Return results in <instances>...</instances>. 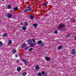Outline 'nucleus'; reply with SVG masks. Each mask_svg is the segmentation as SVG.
Masks as SVG:
<instances>
[{
    "mask_svg": "<svg viewBox=\"0 0 76 76\" xmlns=\"http://www.w3.org/2000/svg\"><path fill=\"white\" fill-rule=\"evenodd\" d=\"M37 44L40 45V46L41 47H43L44 45H45V43L43 42L42 40H39L38 41V42L37 43Z\"/></svg>",
    "mask_w": 76,
    "mask_h": 76,
    "instance_id": "nucleus-1",
    "label": "nucleus"
},
{
    "mask_svg": "<svg viewBox=\"0 0 76 76\" xmlns=\"http://www.w3.org/2000/svg\"><path fill=\"white\" fill-rule=\"evenodd\" d=\"M64 26V25L62 23L60 24L59 25V27H58V29H61V28H63Z\"/></svg>",
    "mask_w": 76,
    "mask_h": 76,
    "instance_id": "nucleus-2",
    "label": "nucleus"
},
{
    "mask_svg": "<svg viewBox=\"0 0 76 76\" xmlns=\"http://www.w3.org/2000/svg\"><path fill=\"white\" fill-rule=\"evenodd\" d=\"M7 16L8 18H11L12 17V14L11 13H9L7 14Z\"/></svg>",
    "mask_w": 76,
    "mask_h": 76,
    "instance_id": "nucleus-3",
    "label": "nucleus"
},
{
    "mask_svg": "<svg viewBox=\"0 0 76 76\" xmlns=\"http://www.w3.org/2000/svg\"><path fill=\"white\" fill-rule=\"evenodd\" d=\"M42 74L44 76H47V74L45 73L44 71H43L42 72Z\"/></svg>",
    "mask_w": 76,
    "mask_h": 76,
    "instance_id": "nucleus-4",
    "label": "nucleus"
},
{
    "mask_svg": "<svg viewBox=\"0 0 76 76\" xmlns=\"http://www.w3.org/2000/svg\"><path fill=\"white\" fill-rule=\"evenodd\" d=\"M29 18L30 19H34V18H35V16L32 15H31L30 16Z\"/></svg>",
    "mask_w": 76,
    "mask_h": 76,
    "instance_id": "nucleus-5",
    "label": "nucleus"
},
{
    "mask_svg": "<svg viewBox=\"0 0 76 76\" xmlns=\"http://www.w3.org/2000/svg\"><path fill=\"white\" fill-rule=\"evenodd\" d=\"M22 61H23L24 64H25V65L27 64V62L24 59H23L22 60Z\"/></svg>",
    "mask_w": 76,
    "mask_h": 76,
    "instance_id": "nucleus-6",
    "label": "nucleus"
},
{
    "mask_svg": "<svg viewBox=\"0 0 76 76\" xmlns=\"http://www.w3.org/2000/svg\"><path fill=\"white\" fill-rule=\"evenodd\" d=\"M35 43H31L30 45V46L31 47H34V45H35Z\"/></svg>",
    "mask_w": 76,
    "mask_h": 76,
    "instance_id": "nucleus-7",
    "label": "nucleus"
},
{
    "mask_svg": "<svg viewBox=\"0 0 76 76\" xmlns=\"http://www.w3.org/2000/svg\"><path fill=\"white\" fill-rule=\"evenodd\" d=\"M45 60H46V61H50V58L48 57H46L45 58Z\"/></svg>",
    "mask_w": 76,
    "mask_h": 76,
    "instance_id": "nucleus-8",
    "label": "nucleus"
},
{
    "mask_svg": "<svg viewBox=\"0 0 76 76\" xmlns=\"http://www.w3.org/2000/svg\"><path fill=\"white\" fill-rule=\"evenodd\" d=\"M28 42L29 44H31L32 42V41L31 40H28Z\"/></svg>",
    "mask_w": 76,
    "mask_h": 76,
    "instance_id": "nucleus-9",
    "label": "nucleus"
},
{
    "mask_svg": "<svg viewBox=\"0 0 76 76\" xmlns=\"http://www.w3.org/2000/svg\"><path fill=\"white\" fill-rule=\"evenodd\" d=\"M25 45H26V43H23L21 46V48H23L25 46Z\"/></svg>",
    "mask_w": 76,
    "mask_h": 76,
    "instance_id": "nucleus-10",
    "label": "nucleus"
},
{
    "mask_svg": "<svg viewBox=\"0 0 76 76\" xmlns=\"http://www.w3.org/2000/svg\"><path fill=\"white\" fill-rule=\"evenodd\" d=\"M72 54H75V53H76V51H75V50H72Z\"/></svg>",
    "mask_w": 76,
    "mask_h": 76,
    "instance_id": "nucleus-11",
    "label": "nucleus"
},
{
    "mask_svg": "<svg viewBox=\"0 0 76 76\" xmlns=\"http://www.w3.org/2000/svg\"><path fill=\"white\" fill-rule=\"evenodd\" d=\"M21 70V68L20 67H18L17 69V70L18 72H20Z\"/></svg>",
    "mask_w": 76,
    "mask_h": 76,
    "instance_id": "nucleus-12",
    "label": "nucleus"
},
{
    "mask_svg": "<svg viewBox=\"0 0 76 76\" xmlns=\"http://www.w3.org/2000/svg\"><path fill=\"white\" fill-rule=\"evenodd\" d=\"M18 10V7H16L14 8V11H16V10Z\"/></svg>",
    "mask_w": 76,
    "mask_h": 76,
    "instance_id": "nucleus-13",
    "label": "nucleus"
},
{
    "mask_svg": "<svg viewBox=\"0 0 76 76\" xmlns=\"http://www.w3.org/2000/svg\"><path fill=\"white\" fill-rule=\"evenodd\" d=\"M63 48V47L61 46H59L58 47V49L59 50H61V49H62Z\"/></svg>",
    "mask_w": 76,
    "mask_h": 76,
    "instance_id": "nucleus-14",
    "label": "nucleus"
},
{
    "mask_svg": "<svg viewBox=\"0 0 76 76\" xmlns=\"http://www.w3.org/2000/svg\"><path fill=\"white\" fill-rule=\"evenodd\" d=\"M36 70H39V67L38 66H36Z\"/></svg>",
    "mask_w": 76,
    "mask_h": 76,
    "instance_id": "nucleus-15",
    "label": "nucleus"
},
{
    "mask_svg": "<svg viewBox=\"0 0 76 76\" xmlns=\"http://www.w3.org/2000/svg\"><path fill=\"white\" fill-rule=\"evenodd\" d=\"M37 25H37V24H36V23H34L33 24V26L35 28H36V27H37Z\"/></svg>",
    "mask_w": 76,
    "mask_h": 76,
    "instance_id": "nucleus-16",
    "label": "nucleus"
},
{
    "mask_svg": "<svg viewBox=\"0 0 76 76\" xmlns=\"http://www.w3.org/2000/svg\"><path fill=\"white\" fill-rule=\"evenodd\" d=\"M22 29L23 30V31H25V30L26 29V27L23 26L22 28Z\"/></svg>",
    "mask_w": 76,
    "mask_h": 76,
    "instance_id": "nucleus-17",
    "label": "nucleus"
},
{
    "mask_svg": "<svg viewBox=\"0 0 76 76\" xmlns=\"http://www.w3.org/2000/svg\"><path fill=\"white\" fill-rule=\"evenodd\" d=\"M12 8V6H11V5H9L8 6V9H10Z\"/></svg>",
    "mask_w": 76,
    "mask_h": 76,
    "instance_id": "nucleus-18",
    "label": "nucleus"
},
{
    "mask_svg": "<svg viewBox=\"0 0 76 76\" xmlns=\"http://www.w3.org/2000/svg\"><path fill=\"white\" fill-rule=\"evenodd\" d=\"M7 36V33H5L4 34V36H3L4 37H6Z\"/></svg>",
    "mask_w": 76,
    "mask_h": 76,
    "instance_id": "nucleus-19",
    "label": "nucleus"
},
{
    "mask_svg": "<svg viewBox=\"0 0 76 76\" xmlns=\"http://www.w3.org/2000/svg\"><path fill=\"white\" fill-rule=\"evenodd\" d=\"M23 75L24 76H25L26 75V72H24L23 73Z\"/></svg>",
    "mask_w": 76,
    "mask_h": 76,
    "instance_id": "nucleus-20",
    "label": "nucleus"
},
{
    "mask_svg": "<svg viewBox=\"0 0 76 76\" xmlns=\"http://www.w3.org/2000/svg\"><path fill=\"white\" fill-rule=\"evenodd\" d=\"M23 12H25V13H26V12H28V10H26V9H25L23 10Z\"/></svg>",
    "mask_w": 76,
    "mask_h": 76,
    "instance_id": "nucleus-21",
    "label": "nucleus"
},
{
    "mask_svg": "<svg viewBox=\"0 0 76 76\" xmlns=\"http://www.w3.org/2000/svg\"><path fill=\"white\" fill-rule=\"evenodd\" d=\"M16 51H17V50H16L15 49L13 50H12L13 53H14L16 52Z\"/></svg>",
    "mask_w": 76,
    "mask_h": 76,
    "instance_id": "nucleus-22",
    "label": "nucleus"
},
{
    "mask_svg": "<svg viewBox=\"0 0 76 76\" xmlns=\"http://www.w3.org/2000/svg\"><path fill=\"white\" fill-rule=\"evenodd\" d=\"M47 3H45L44 4V6H47Z\"/></svg>",
    "mask_w": 76,
    "mask_h": 76,
    "instance_id": "nucleus-23",
    "label": "nucleus"
},
{
    "mask_svg": "<svg viewBox=\"0 0 76 76\" xmlns=\"http://www.w3.org/2000/svg\"><path fill=\"white\" fill-rule=\"evenodd\" d=\"M28 25V24L27 22H24V26H26V25Z\"/></svg>",
    "mask_w": 76,
    "mask_h": 76,
    "instance_id": "nucleus-24",
    "label": "nucleus"
},
{
    "mask_svg": "<svg viewBox=\"0 0 76 76\" xmlns=\"http://www.w3.org/2000/svg\"><path fill=\"white\" fill-rule=\"evenodd\" d=\"M37 75L38 76H41V75H42V74H41V73L40 72L38 73Z\"/></svg>",
    "mask_w": 76,
    "mask_h": 76,
    "instance_id": "nucleus-25",
    "label": "nucleus"
},
{
    "mask_svg": "<svg viewBox=\"0 0 76 76\" xmlns=\"http://www.w3.org/2000/svg\"><path fill=\"white\" fill-rule=\"evenodd\" d=\"M32 9L31 8H29L28 10V11H31L32 10Z\"/></svg>",
    "mask_w": 76,
    "mask_h": 76,
    "instance_id": "nucleus-26",
    "label": "nucleus"
},
{
    "mask_svg": "<svg viewBox=\"0 0 76 76\" xmlns=\"http://www.w3.org/2000/svg\"><path fill=\"white\" fill-rule=\"evenodd\" d=\"M54 33L55 34H57V33H58V32H57V30H55L54 31Z\"/></svg>",
    "mask_w": 76,
    "mask_h": 76,
    "instance_id": "nucleus-27",
    "label": "nucleus"
},
{
    "mask_svg": "<svg viewBox=\"0 0 76 76\" xmlns=\"http://www.w3.org/2000/svg\"><path fill=\"white\" fill-rule=\"evenodd\" d=\"M11 43H12V40H10L9 41V44H11Z\"/></svg>",
    "mask_w": 76,
    "mask_h": 76,
    "instance_id": "nucleus-28",
    "label": "nucleus"
},
{
    "mask_svg": "<svg viewBox=\"0 0 76 76\" xmlns=\"http://www.w3.org/2000/svg\"><path fill=\"white\" fill-rule=\"evenodd\" d=\"M3 44L2 42L0 41V46H1L3 45Z\"/></svg>",
    "mask_w": 76,
    "mask_h": 76,
    "instance_id": "nucleus-29",
    "label": "nucleus"
},
{
    "mask_svg": "<svg viewBox=\"0 0 76 76\" xmlns=\"http://www.w3.org/2000/svg\"><path fill=\"white\" fill-rule=\"evenodd\" d=\"M32 39L33 42H35V39Z\"/></svg>",
    "mask_w": 76,
    "mask_h": 76,
    "instance_id": "nucleus-30",
    "label": "nucleus"
},
{
    "mask_svg": "<svg viewBox=\"0 0 76 76\" xmlns=\"http://www.w3.org/2000/svg\"><path fill=\"white\" fill-rule=\"evenodd\" d=\"M28 47H26L25 48V50H27V49H28Z\"/></svg>",
    "mask_w": 76,
    "mask_h": 76,
    "instance_id": "nucleus-31",
    "label": "nucleus"
},
{
    "mask_svg": "<svg viewBox=\"0 0 76 76\" xmlns=\"http://www.w3.org/2000/svg\"><path fill=\"white\" fill-rule=\"evenodd\" d=\"M20 60V59L17 60H16L17 63H19Z\"/></svg>",
    "mask_w": 76,
    "mask_h": 76,
    "instance_id": "nucleus-32",
    "label": "nucleus"
},
{
    "mask_svg": "<svg viewBox=\"0 0 76 76\" xmlns=\"http://www.w3.org/2000/svg\"><path fill=\"white\" fill-rule=\"evenodd\" d=\"M32 50H33V49H32V48H31L29 49V51H31Z\"/></svg>",
    "mask_w": 76,
    "mask_h": 76,
    "instance_id": "nucleus-33",
    "label": "nucleus"
},
{
    "mask_svg": "<svg viewBox=\"0 0 76 76\" xmlns=\"http://www.w3.org/2000/svg\"><path fill=\"white\" fill-rule=\"evenodd\" d=\"M72 20L73 21V22H74V21H75V19H72Z\"/></svg>",
    "mask_w": 76,
    "mask_h": 76,
    "instance_id": "nucleus-34",
    "label": "nucleus"
},
{
    "mask_svg": "<svg viewBox=\"0 0 76 76\" xmlns=\"http://www.w3.org/2000/svg\"><path fill=\"white\" fill-rule=\"evenodd\" d=\"M18 57V55L17 54H15V57L17 58Z\"/></svg>",
    "mask_w": 76,
    "mask_h": 76,
    "instance_id": "nucleus-35",
    "label": "nucleus"
},
{
    "mask_svg": "<svg viewBox=\"0 0 76 76\" xmlns=\"http://www.w3.org/2000/svg\"><path fill=\"white\" fill-rule=\"evenodd\" d=\"M70 34H68L67 36V37H70Z\"/></svg>",
    "mask_w": 76,
    "mask_h": 76,
    "instance_id": "nucleus-36",
    "label": "nucleus"
},
{
    "mask_svg": "<svg viewBox=\"0 0 76 76\" xmlns=\"http://www.w3.org/2000/svg\"><path fill=\"white\" fill-rule=\"evenodd\" d=\"M61 31H64V29H62L61 28L60 29Z\"/></svg>",
    "mask_w": 76,
    "mask_h": 76,
    "instance_id": "nucleus-37",
    "label": "nucleus"
},
{
    "mask_svg": "<svg viewBox=\"0 0 76 76\" xmlns=\"http://www.w3.org/2000/svg\"><path fill=\"white\" fill-rule=\"evenodd\" d=\"M75 39L76 40V36H75Z\"/></svg>",
    "mask_w": 76,
    "mask_h": 76,
    "instance_id": "nucleus-38",
    "label": "nucleus"
},
{
    "mask_svg": "<svg viewBox=\"0 0 76 76\" xmlns=\"http://www.w3.org/2000/svg\"><path fill=\"white\" fill-rule=\"evenodd\" d=\"M2 1H4V0H2Z\"/></svg>",
    "mask_w": 76,
    "mask_h": 76,
    "instance_id": "nucleus-39",
    "label": "nucleus"
}]
</instances>
